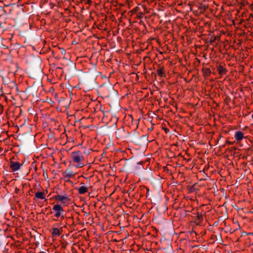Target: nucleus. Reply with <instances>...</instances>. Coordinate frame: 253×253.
<instances>
[{
	"label": "nucleus",
	"mask_w": 253,
	"mask_h": 253,
	"mask_svg": "<svg viewBox=\"0 0 253 253\" xmlns=\"http://www.w3.org/2000/svg\"><path fill=\"white\" fill-rule=\"evenodd\" d=\"M211 74V71L209 68H206L204 71V74L206 76H209Z\"/></svg>",
	"instance_id": "obj_13"
},
{
	"label": "nucleus",
	"mask_w": 253,
	"mask_h": 253,
	"mask_svg": "<svg viewBox=\"0 0 253 253\" xmlns=\"http://www.w3.org/2000/svg\"><path fill=\"white\" fill-rule=\"evenodd\" d=\"M74 176V174L71 171L66 170L64 173V177L65 178H70Z\"/></svg>",
	"instance_id": "obj_11"
},
{
	"label": "nucleus",
	"mask_w": 253,
	"mask_h": 253,
	"mask_svg": "<svg viewBox=\"0 0 253 253\" xmlns=\"http://www.w3.org/2000/svg\"><path fill=\"white\" fill-rule=\"evenodd\" d=\"M157 74L161 77H163L165 76V70L164 67H161L157 70Z\"/></svg>",
	"instance_id": "obj_12"
},
{
	"label": "nucleus",
	"mask_w": 253,
	"mask_h": 253,
	"mask_svg": "<svg viewBox=\"0 0 253 253\" xmlns=\"http://www.w3.org/2000/svg\"><path fill=\"white\" fill-rule=\"evenodd\" d=\"M77 189L78 190L79 193L80 194H84L86 193L88 190L87 188L84 185L81 186L80 187L78 188Z\"/></svg>",
	"instance_id": "obj_9"
},
{
	"label": "nucleus",
	"mask_w": 253,
	"mask_h": 253,
	"mask_svg": "<svg viewBox=\"0 0 253 253\" xmlns=\"http://www.w3.org/2000/svg\"><path fill=\"white\" fill-rule=\"evenodd\" d=\"M35 198L37 199H40L42 200L45 199V193L42 192H38L35 193Z\"/></svg>",
	"instance_id": "obj_8"
},
{
	"label": "nucleus",
	"mask_w": 253,
	"mask_h": 253,
	"mask_svg": "<svg viewBox=\"0 0 253 253\" xmlns=\"http://www.w3.org/2000/svg\"><path fill=\"white\" fill-rule=\"evenodd\" d=\"M50 232L53 237L59 236L61 234L60 230L57 227H52L50 229Z\"/></svg>",
	"instance_id": "obj_6"
},
{
	"label": "nucleus",
	"mask_w": 253,
	"mask_h": 253,
	"mask_svg": "<svg viewBox=\"0 0 253 253\" xmlns=\"http://www.w3.org/2000/svg\"><path fill=\"white\" fill-rule=\"evenodd\" d=\"M217 71L218 73L221 75L226 74L227 72L226 69L222 66H219L217 67Z\"/></svg>",
	"instance_id": "obj_10"
},
{
	"label": "nucleus",
	"mask_w": 253,
	"mask_h": 253,
	"mask_svg": "<svg viewBox=\"0 0 253 253\" xmlns=\"http://www.w3.org/2000/svg\"><path fill=\"white\" fill-rule=\"evenodd\" d=\"M52 211L54 213V216L56 218L61 217L62 219L64 218V211L62 206L59 204L54 205L52 207Z\"/></svg>",
	"instance_id": "obj_2"
},
{
	"label": "nucleus",
	"mask_w": 253,
	"mask_h": 253,
	"mask_svg": "<svg viewBox=\"0 0 253 253\" xmlns=\"http://www.w3.org/2000/svg\"><path fill=\"white\" fill-rule=\"evenodd\" d=\"M252 118L253 119V114H252Z\"/></svg>",
	"instance_id": "obj_14"
},
{
	"label": "nucleus",
	"mask_w": 253,
	"mask_h": 253,
	"mask_svg": "<svg viewBox=\"0 0 253 253\" xmlns=\"http://www.w3.org/2000/svg\"><path fill=\"white\" fill-rule=\"evenodd\" d=\"M234 138L237 142H240L245 138L244 133L241 131H236L234 134Z\"/></svg>",
	"instance_id": "obj_5"
},
{
	"label": "nucleus",
	"mask_w": 253,
	"mask_h": 253,
	"mask_svg": "<svg viewBox=\"0 0 253 253\" xmlns=\"http://www.w3.org/2000/svg\"><path fill=\"white\" fill-rule=\"evenodd\" d=\"M203 219V216L202 214H200L199 213H197V215L196 216V218L195 219V222L198 225H200L202 223V221Z\"/></svg>",
	"instance_id": "obj_7"
},
{
	"label": "nucleus",
	"mask_w": 253,
	"mask_h": 253,
	"mask_svg": "<svg viewBox=\"0 0 253 253\" xmlns=\"http://www.w3.org/2000/svg\"><path fill=\"white\" fill-rule=\"evenodd\" d=\"M22 165L17 162L11 161L10 162V168L12 171H16L19 170Z\"/></svg>",
	"instance_id": "obj_4"
},
{
	"label": "nucleus",
	"mask_w": 253,
	"mask_h": 253,
	"mask_svg": "<svg viewBox=\"0 0 253 253\" xmlns=\"http://www.w3.org/2000/svg\"><path fill=\"white\" fill-rule=\"evenodd\" d=\"M71 156L73 162L77 164V167L82 168L84 167V164L83 163V161L84 160V157L81 151H77L72 152Z\"/></svg>",
	"instance_id": "obj_1"
},
{
	"label": "nucleus",
	"mask_w": 253,
	"mask_h": 253,
	"mask_svg": "<svg viewBox=\"0 0 253 253\" xmlns=\"http://www.w3.org/2000/svg\"><path fill=\"white\" fill-rule=\"evenodd\" d=\"M54 199L57 201H60L64 204H69L70 199L66 194L57 195L54 197Z\"/></svg>",
	"instance_id": "obj_3"
}]
</instances>
